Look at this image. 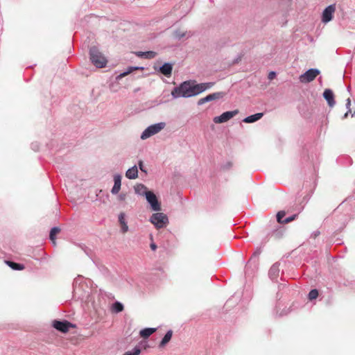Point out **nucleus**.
Masks as SVG:
<instances>
[{
  "instance_id": "obj_1",
  "label": "nucleus",
  "mask_w": 355,
  "mask_h": 355,
  "mask_svg": "<svg viewBox=\"0 0 355 355\" xmlns=\"http://www.w3.org/2000/svg\"><path fill=\"white\" fill-rule=\"evenodd\" d=\"M198 95L197 83L195 81L187 80L175 87L171 92L173 98H189Z\"/></svg>"
},
{
  "instance_id": "obj_2",
  "label": "nucleus",
  "mask_w": 355,
  "mask_h": 355,
  "mask_svg": "<svg viewBox=\"0 0 355 355\" xmlns=\"http://www.w3.org/2000/svg\"><path fill=\"white\" fill-rule=\"evenodd\" d=\"M91 62L98 68H103L107 64V59L99 51L96 46H92L89 49Z\"/></svg>"
},
{
  "instance_id": "obj_3",
  "label": "nucleus",
  "mask_w": 355,
  "mask_h": 355,
  "mask_svg": "<svg viewBox=\"0 0 355 355\" xmlns=\"http://www.w3.org/2000/svg\"><path fill=\"white\" fill-rule=\"evenodd\" d=\"M166 127L165 122H159L147 127L141 133V139L142 140L147 139L148 138L159 133Z\"/></svg>"
},
{
  "instance_id": "obj_4",
  "label": "nucleus",
  "mask_w": 355,
  "mask_h": 355,
  "mask_svg": "<svg viewBox=\"0 0 355 355\" xmlns=\"http://www.w3.org/2000/svg\"><path fill=\"white\" fill-rule=\"evenodd\" d=\"M150 221L157 229L163 228L166 226L168 223V217L164 213L158 212L153 214L150 218Z\"/></svg>"
},
{
  "instance_id": "obj_5",
  "label": "nucleus",
  "mask_w": 355,
  "mask_h": 355,
  "mask_svg": "<svg viewBox=\"0 0 355 355\" xmlns=\"http://www.w3.org/2000/svg\"><path fill=\"white\" fill-rule=\"evenodd\" d=\"M320 73V71L318 69H309L300 76V81L303 83H310L313 81Z\"/></svg>"
},
{
  "instance_id": "obj_6",
  "label": "nucleus",
  "mask_w": 355,
  "mask_h": 355,
  "mask_svg": "<svg viewBox=\"0 0 355 355\" xmlns=\"http://www.w3.org/2000/svg\"><path fill=\"white\" fill-rule=\"evenodd\" d=\"M239 113L238 110L233 111H227L223 112L222 114L218 116H215L213 119L215 123H223L228 121L230 119L235 116Z\"/></svg>"
},
{
  "instance_id": "obj_7",
  "label": "nucleus",
  "mask_w": 355,
  "mask_h": 355,
  "mask_svg": "<svg viewBox=\"0 0 355 355\" xmlns=\"http://www.w3.org/2000/svg\"><path fill=\"white\" fill-rule=\"evenodd\" d=\"M147 202L150 205V208L153 211H159L161 210V205L160 203L158 202V200L157 198V196L155 194L152 192H148L146 193V196H145Z\"/></svg>"
},
{
  "instance_id": "obj_8",
  "label": "nucleus",
  "mask_w": 355,
  "mask_h": 355,
  "mask_svg": "<svg viewBox=\"0 0 355 355\" xmlns=\"http://www.w3.org/2000/svg\"><path fill=\"white\" fill-rule=\"evenodd\" d=\"M336 10V6L331 4L328 6L322 12V21L324 24L329 22L332 18L333 15Z\"/></svg>"
},
{
  "instance_id": "obj_9",
  "label": "nucleus",
  "mask_w": 355,
  "mask_h": 355,
  "mask_svg": "<svg viewBox=\"0 0 355 355\" xmlns=\"http://www.w3.org/2000/svg\"><path fill=\"white\" fill-rule=\"evenodd\" d=\"M53 327L60 332L67 333L73 325L67 320H54L53 322Z\"/></svg>"
},
{
  "instance_id": "obj_10",
  "label": "nucleus",
  "mask_w": 355,
  "mask_h": 355,
  "mask_svg": "<svg viewBox=\"0 0 355 355\" xmlns=\"http://www.w3.org/2000/svg\"><path fill=\"white\" fill-rule=\"evenodd\" d=\"M224 96H225V93L224 92H215V93L210 94L207 95V96L200 98L198 101V105H202V104H204L205 103H207V102H209V101H214V100L221 98Z\"/></svg>"
},
{
  "instance_id": "obj_11",
  "label": "nucleus",
  "mask_w": 355,
  "mask_h": 355,
  "mask_svg": "<svg viewBox=\"0 0 355 355\" xmlns=\"http://www.w3.org/2000/svg\"><path fill=\"white\" fill-rule=\"evenodd\" d=\"M121 186V175L120 174H115L114 175V186L112 188L111 193L114 195L117 194Z\"/></svg>"
},
{
  "instance_id": "obj_12",
  "label": "nucleus",
  "mask_w": 355,
  "mask_h": 355,
  "mask_svg": "<svg viewBox=\"0 0 355 355\" xmlns=\"http://www.w3.org/2000/svg\"><path fill=\"white\" fill-rule=\"evenodd\" d=\"M323 97L327 101L329 107H332L336 104L334 95L330 89H326L323 93Z\"/></svg>"
},
{
  "instance_id": "obj_13",
  "label": "nucleus",
  "mask_w": 355,
  "mask_h": 355,
  "mask_svg": "<svg viewBox=\"0 0 355 355\" xmlns=\"http://www.w3.org/2000/svg\"><path fill=\"white\" fill-rule=\"evenodd\" d=\"M125 177L130 180H135L138 177V168L136 165L128 168L125 172Z\"/></svg>"
},
{
  "instance_id": "obj_14",
  "label": "nucleus",
  "mask_w": 355,
  "mask_h": 355,
  "mask_svg": "<svg viewBox=\"0 0 355 355\" xmlns=\"http://www.w3.org/2000/svg\"><path fill=\"white\" fill-rule=\"evenodd\" d=\"M173 70V66L171 63L166 62L159 67V71L166 77H169L171 75Z\"/></svg>"
},
{
  "instance_id": "obj_15",
  "label": "nucleus",
  "mask_w": 355,
  "mask_h": 355,
  "mask_svg": "<svg viewBox=\"0 0 355 355\" xmlns=\"http://www.w3.org/2000/svg\"><path fill=\"white\" fill-rule=\"evenodd\" d=\"M279 272V265L277 263H275L270 268L269 272H268V275L272 281H275L278 277Z\"/></svg>"
},
{
  "instance_id": "obj_16",
  "label": "nucleus",
  "mask_w": 355,
  "mask_h": 355,
  "mask_svg": "<svg viewBox=\"0 0 355 355\" xmlns=\"http://www.w3.org/2000/svg\"><path fill=\"white\" fill-rule=\"evenodd\" d=\"M135 192L136 194L139 196H146V193L148 192H150V191H148L147 187L143 184H137L134 187Z\"/></svg>"
},
{
  "instance_id": "obj_17",
  "label": "nucleus",
  "mask_w": 355,
  "mask_h": 355,
  "mask_svg": "<svg viewBox=\"0 0 355 355\" xmlns=\"http://www.w3.org/2000/svg\"><path fill=\"white\" fill-rule=\"evenodd\" d=\"M214 85V83L213 82H209V83H197V88L198 94L202 93L207 89H210Z\"/></svg>"
},
{
  "instance_id": "obj_18",
  "label": "nucleus",
  "mask_w": 355,
  "mask_h": 355,
  "mask_svg": "<svg viewBox=\"0 0 355 355\" xmlns=\"http://www.w3.org/2000/svg\"><path fill=\"white\" fill-rule=\"evenodd\" d=\"M263 114V113H257L250 116H248L245 117L243 121L248 123H254L258 120H259L262 116Z\"/></svg>"
},
{
  "instance_id": "obj_19",
  "label": "nucleus",
  "mask_w": 355,
  "mask_h": 355,
  "mask_svg": "<svg viewBox=\"0 0 355 355\" xmlns=\"http://www.w3.org/2000/svg\"><path fill=\"white\" fill-rule=\"evenodd\" d=\"M173 335L172 330H168L166 334L164 335V338L162 339L159 347H164L171 339Z\"/></svg>"
},
{
  "instance_id": "obj_20",
  "label": "nucleus",
  "mask_w": 355,
  "mask_h": 355,
  "mask_svg": "<svg viewBox=\"0 0 355 355\" xmlns=\"http://www.w3.org/2000/svg\"><path fill=\"white\" fill-rule=\"evenodd\" d=\"M124 306L120 302H115L112 304L111 311L113 313H118L123 311Z\"/></svg>"
},
{
  "instance_id": "obj_21",
  "label": "nucleus",
  "mask_w": 355,
  "mask_h": 355,
  "mask_svg": "<svg viewBox=\"0 0 355 355\" xmlns=\"http://www.w3.org/2000/svg\"><path fill=\"white\" fill-rule=\"evenodd\" d=\"M6 264L15 270H21L24 269V266L11 261H6Z\"/></svg>"
},
{
  "instance_id": "obj_22",
  "label": "nucleus",
  "mask_w": 355,
  "mask_h": 355,
  "mask_svg": "<svg viewBox=\"0 0 355 355\" xmlns=\"http://www.w3.org/2000/svg\"><path fill=\"white\" fill-rule=\"evenodd\" d=\"M156 331L155 328H145L140 331L141 337L146 338Z\"/></svg>"
},
{
  "instance_id": "obj_23",
  "label": "nucleus",
  "mask_w": 355,
  "mask_h": 355,
  "mask_svg": "<svg viewBox=\"0 0 355 355\" xmlns=\"http://www.w3.org/2000/svg\"><path fill=\"white\" fill-rule=\"evenodd\" d=\"M137 55L140 57H143L147 59H151L155 57L156 53L154 51H139L137 53Z\"/></svg>"
},
{
  "instance_id": "obj_24",
  "label": "nucleus",
  "mask_w": 355,
  "mask_h": 355,
  "mask_svg": "<svg viewBox=\"0 0 355 355\" xmlns=\"http://www.w3.org/2000/svg\"><path fill=\"white\" fill-rule=\"evenodd\" d=\"M60 231L59 227H54L51 230L49 237L53 245H55V234Z\"/></svg>"
},
{
  "instance_id": "obj_25",
  "label": "nucleus",
  "mask_w": 355,
  "mask_h": 355,
  "mask_svg": "<svg viewBox=\"0 0 355 355\" xmlns=\"http://www.w3.org/2000/svg\"><path fill=\"white\" fill-rule=\"evenodd\" d=\"M141 353V348L139 346H135L132 350L128 351L123 355H139Z\"/></svg>"
},
{
  "instance_id": "obj_26",
  "label": "nucleus",
  "mask_w": 355,
  "mask_h": 355,
  "mask_svg": "<svg viewBox=\"0 0 355 355\" xmlns=\"http://www.w3.org/2000/svg\"><path fill=\"white\" fill-rule=\"evenodd\" d=\"M144 67H130L127 69V70L123 73H121L120 75H119V77H123V76H125L126 75L130 73L131 72H132L134 70H136V69H143Z\"/></svg>"
},
{
  "instance_id": "obj_27",
  "label": "nucleus",
  "mask_w": 355,
  "mask_h": 355,
  "mask_svg": "<svg viewBox=\"0 0 355 355\" xmlns=\"http://www.w3.org/2000/svg\"><path fill=\"white\" fill-rule=\"evenodd\" d=\"M318 296V291L317 289L311 290V291L309 293V295H308L309 299L310 300L316 299Z\"/></svg>"
},
{
  "instance_id": "obj_28",
  "label": "nucleus",
  "mask_w": 355,
  "mask_h": 355,
  "mask_svg": "<svg viewBox=\"0 0 355 355\" xmlns=\"http://www.w3.org/2000/svg\"><path fill=\"white\" fill-rule=\"evenodd\" d=\"M285 211H280L277 214V220L279 223H284V217L285 216Z\"/></svg>"
},
{
  "instance_id": "obj_29",
  "label": "nucleus",
  "mask_w": 355,
  "mask_h": 355,
  "mask_svg": "<svg viewBox=\"0 0 355 355\" xmlns=\"http://www.w3.org/2000/svg\"><path fill=\"white\" fill-rule=\"evenodd\" d=\"M138 167L142 172L147 173V170H146V167L144 166V164L142 160H139L138 162Z\"/></svg>"
},
{
  "instance_id": "obj_30",
  "label": "nucleus",
  "mask_w": 355,
  "mask_h": 355,
  "mask_svg": "<svg viewBox=\"0 0 355 355\" xmlns=\"http://www.w3.org/2000/svg\"><path fill=\"white\" fill-rule=\"evenodd\" d=\"M297 216V214H293V216L285 218L283 222H284V223H290V222L293 221V220H295Z\"/></svg>"
},
{
  "instance_id": "obj_31",
  "label": "nucleus",
  "mask_w": 355,
  "mask_h": 355,
  "mask_svg": "<svg viewBox=\"0 0 355 355\" xmlns=\"http://www.w3.org/2000/svg\"><path fill=\"white\" fill-rule=\"evenodd\" d=\"M119 221L121 225L122 224H124L126 222L125 221V214L124 213H121L119 215Z\"/></svg>"
},
{
  "instance_id": "obj_32",
  "label": "nucleus",
  "mask_w": 355,
  "mask_h": 355,
  "mask_svg": "<svg viewBox=\"0 0 355 355\" xmlns=\"http://www.w3.org/2000/svg\"><path fill=\"white\" fill-rule=\"evenodd\" d=\"M350 105H351V101H350V99H349V98H347V103H346V107H347V108L348 109V112H347L345 114V115H344V117H345H345H347V115H348V113L351 112V110H350V109H349V106H350Z\"/></svg>"
},
{
  "instance_id": "obj_33",
  "label": "nucleus",
  "mask_w": 355,
  "mask_h": 355,
  "mask_svg": "<svg viewBox=\"0 0 355 355\" xmlns=\"http://www.w3.org/2000/svg\"><path fill=\"white\" fill-rule=\"evenodd\" d=\"M128 226L127 223H125L124 224H122L121 225V231H122V232L125 233V232H128Z\"/></svg>"
},
{
  "instance_id": "obj_34",
  "label": "nucleus",
  "mask_w": 355,
  "mask_h": 355,
  "mask_svg": "<svg viewBox=\"0 0 355 355\" xmlns=\"http://www.w3.org/2000/svg\"><path fill=\"white\" fill-rule=\"evenodd\" d=\"M275 76H276V73L275 71H270L268 74V79L272 80L275 78Z\"/></svg>"
},
{
  "instance_id": "obj_35",
  "label": "nucleus",
  "mask_w": 355,
  "mask_h": 355,
  "mask_svg": "<svg viewBox=\"0 0 355 355\" xmlns=\"http://www.w3.org/2000/svg\"><path fill=\"white\" fill-rule=\"evenodd\" d=\"M150 247L151 248L152 250L155 251L156 249H157V245L154 243V242H152L150 245Z\"/></svg>"
},
{
  "instance_id": "obj_36",
  "label": "nucleus",
  "mask_w": 355,
  "mask_h": 355,
  "mask_svg": "<svg viewBox=\"0 0 355 355\" xmlns=\"http://www.w3.org/2000/svg\"><path fill=\"white\" fill-rule=\"evenodd\" d=\"M319 234H320V232H319V231H316V232H314L312 234V236H313V238H316Z\"/></svg>"
},
{
  "instance_id": "obj_37",
  "label": "nucleus",
  "mask_w": 355,
  "mask_h": 355,
  "mask_svg": "<svg viewBox=\"0 0 355 355\" xmlns=\"http://www.w3.org/2000/svg\"><path fill=\"white\" fill-rule=\"evenodd\" d=\"M32 148L34 150H37L38 149V146L37 144H32Z\"/></svg>"
},
{
  "instance_id": "obj_38",
  "label": "nucleus",
  "mask_w": 355,
  "mask_h": 355,
  "mask_svg": "<svg viewBox=\"0 0 355 355\" xmlns=\"http://www.w3.org/2000/svg\"><path fill=\"white\" fill-rule=\"evenodd\" d=\"M119 199H120L121 200H124V199H125V195H124V194H121V195H119Z\"/></svg>"
},
{
  "instance_id": "obj_39",
  "label": "nucleus",
  "mask_w": 355,
  "mask_h": 355,
  "mask_svg": "<svg viewBox=\"0 0 355 355\" xmlns=\"http://www.w3.org/2000/svg\"><path fill=\"white\" fill-rule=\"evenodd\" d=\"M231 166V164L230 163H228L227 164V168H230Z\"/></svg>"
},
{
  "instance_id": "obj_40",
  "label": "nucleus",
  "mask_w": 355,
  "mask_h": 355,
  "mask_svg": "<svg viewBox=\"0 0 355 355\" xmlns=\"http://www.w3.org/2000/svg\"><path fill=\"white\" fill-rule=\"evenodd\" d=\"M354 114H355V112H354V113L352 114V116H354Z\"/></svg>"
}]
</instances>
